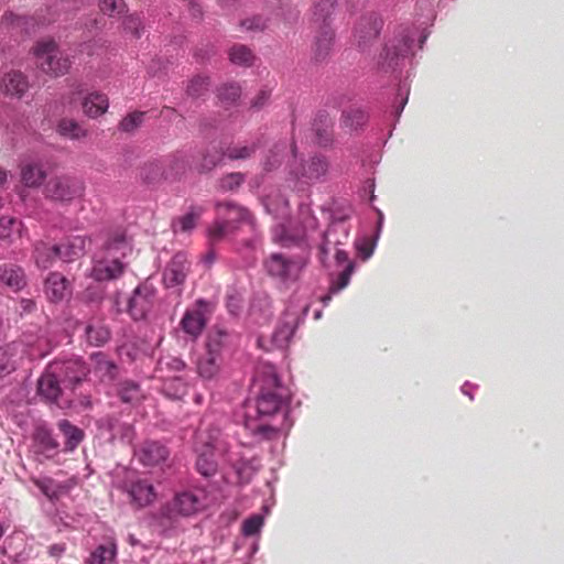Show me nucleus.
I'll return each instance as SVG.
<instances>
[{"label": "nucleus", "mask_w": 564, "mask_h": 564, "mask_svg": "<svg viewBox=\"0 0 564 564\" xmlns=\"http://www.w3.org/2000/svg\"><path fill=\"white\" fill-rule=\"evenodd\" d=\"M132 251V245L126 231L116 229L108 235L102 251L97 256L90 276L96 281L118 279L124 271L123 259Z\"/></svg>", "instance_id": "f257e3e1"}, {"label": "nucleus", "mask_w": 564, "mask_h": 564, "mask_svg": "<svg viewBox=\"0 0 564 564\" xmlns=\"http://www.w3.org/2000/svg\"><path fill=\"white\" fill-rule=\"evenodd\" d=\"M253 383L259 388L256 408L259 416L278 413L289 400V390L282 384L272 364L263 362L256 369Z\"/></svg>", "instance_id": "f03ea898"}, {"label": "nucleus", "mask_w": 564, "mask_h": 564, "mask_svg": "<svg viewBox=\"0 0 564 564\" xmlns=\"http://www.w3.org/2000/svg\"><path fill=\"white\" fill-rule=\"evenodd\" d=\"M220 494L214 488H196L177 495L162 510L163 519L175 522L178 517H191L218 501Z\"/></svg>", "instance_id": "7ed1b4c3"}, {"label": "nucleus", "mask_w": 564, "mask_h": 564, "mask_svg": "<svg viewBox=\"0 0 564 564\" xmlns=\"http://www.w3.org/2000/svg\"><path fill=\"white\" fill-rule=\"evenodd\" d=\"M37 66L46 74L62 76L68 72L72 65L69 55L61 52L55 41H39L33 48Z\"/></svg>", "instance_id": "20e7f679"}, {"label": "nucleus", "mask_w": 564, "mask_h": 564, "mask_svg": "<svg viewBox=\"0 0 564 564\" xmlns=\"http://www.w3.org/2000/svg\"><path fill=\"white\" fill-rule=\"evenodd\" d=\"M349 215L334 216L327 230L323 234V241L319 246V257L322 262H326L329 254L345 246L349 239L350 228L347 224Z\"/></svg>", "instance_id": "39448f33"}, {"label": "nucleus", "mask_w": 564, "mask_h": 564, "mask_svg": "<svg viewBox=\"0 0 564 564\" xmlns=\"http://www.w3.org/2000/svg\"><path fill=\"white\" fill-rule=\"evenodd\" d=\"M304 267L301 259L286 258L281 253H272L265 261L267 272L281 281L296 280Z\"/></svg>", "instance_id": "423d86ee"}, {"label": "nucleus", "mask_w": 564, "mask_h": 564, "mask_svg": "<svg viewBox=\"0 0 564 564\" xmlns=\"http://www.w3.org/2000/svg\"><path fill=\"white\" fill-rule=\"evenodd\" d=\"M84 192L83 182L68 176L51 178L44 188L45 196L59 202H69Z\"/></svg>", "instance_id": "0eeeda50"}, {"label": "nucleus", "mask_w": 564, "mask_h": 564, "mask_svg": "<svg viewBox=\"0 0 564 564\" xmlns=\"http://www.w3.org/2000/svg\"><path fill=\"white\" fill-rule=\"evenodd\" d=\"M213 448V437L205 436L202 431L198 432L195 441V452L197 453L196 468L204 477H210L217 471Z\"/></svg>", "instance_id": "6e6552de"}, {"label": "nucleus", "mask_w": 564, "mask_h": 564, "mask_svg": "<svg viewBox=\"0 0 564 564\" xmlns=\"http://www.w3.org/2000/svg\"><path fill=\"white\" fill-rule=\"evenodd\" d=\"M210 304L204 300H197L196 306L187 310L181 321V327L184 333L192 338H197L206 326Z\"/></svg>", "instance_id": "1a4fd4ad"}, {"label": "nucleus", "mask_w": 564, "mask_h": 564, "mask_svg": "<svg viewBox=\"0 0 564 564\" xmlns=\"http://www.w3.org/2000/svg\"><path fill=\"white\" fill-rule=\"evenodd\" d=\"M59 367V365H48L37 381V392L47 401L57 403L62 406L58 402L59 397L62 395L61 383H63L62 378L58 376Z\"/></svg>", "instance_id": "9d476101"}, {"label": "nucleus", "mask_w": 564, "mask_h": 564, "mask_svg": "<svg viewBox=\"0 0 564 564\" xmlns=\"http://www.w3.org/2000/svg\"><path fill=\"white\" fill-rule=\"evenodd\" d=\"M383 21L376 12L364 14L355 29V37L359 46H366L376 40L382 29Z\"/></svg>", "instance_id": "9b49d317"}, {"label": "nucleus", "mask_w": 564, "mask_h": 564, "mask_svg": "<svg viewBox=\"0 0 564 564\" xmlns=\"http://www.w3.org/2000/svg\"><path fill=\"white\" fill-rule=\"evenodd\" d=\"M328 162L323 156H313L307 162L301 163L299 166L291 167V174L296 180L313 182L326 175L328 171Z\"/></svg>", "instance_id": "f8f14e48"}, {"label": "nucleus", "mask_w": 564, "mask_h": 564, "mask_svg": "<svg viewBox=\"0 0 564 564\" xmlns=\"http://www.w3.org/2000/svg\"><path fill=\"white\" fill-rule=\"evenodd\" d=\"M302 228L293 231L290 227H282L281 235L274 238L283 246L297 243L308 237V232L317 228V219L310 213L305 212L301 215Z\"/></svg>", "instance_id": "ddd939ff"}, {"label": "nucleus", "mask_w": 564, "mask_h": 564, "mask_svg": "<svg viewBox=\"0 0 564 564\" xmlns=\"http://www.w3.org/2000/svg\"><path fill=\"white\" fill-rule=\"evenodd\" d=\"M153 295V289L148 285H140L133 291L129 300L128 311L134 319L145 317L152 307Z\"/></svg>", "instance_id": "4468645a"}, {"label": "nucleus", "mask_w": 564, "mask_h": 564, "mask_svg": "<svg viewBox=\"0 0 564 564\" xmlns=\"http://www.w3.org/2000/svg\"><path fill=\"white\" fill-rule=\"evenodd\" d=\"M189 263L184 253H176L166 265L163 273V281L167 288L181 285L187 275Z\"/></svg>", "instance_id": "2eb2a0df"}, {"label": "nucleus", "mask_w": 564, "mask_h": 564, "mask_svg": "<svg viewBox=\"0 0 564 564\" xmlns=\"http://www.w3.org/2000/svg\"><path fill=\"white\" fill-rule=\"evenodd\" d=\"M52 365H59V377L62 378L63 384L65 387L74 386L75 383L80 382L88 373V368L85 362L80 359H68V360H58L52 362Z\"/></svg>", "instance_id": "dca6fc26"}, {"label": "nucleus", "mask_w": 564, "mask_h": 564, "mask_svg": "<svg viewBox=\"0 0 564 564\" xmlns=\"http://www.w3.org/2000/svg\"><path fill=\"white\" fill-rule=\"evenodd\" d=\"M334 31L330 25L318 29L312 45V57L315 62H324L330 54L334 44Z\"/></svg>", "instance_id": "f3484780"}, {"label": "nucleus", "mask_w": 564, "mask_h": 564, "mask_svg": "<svg viewBox=\"0 0 564 564\" xmlns=\"http://www.w3.org/2000/svg\"><path fill=\"white\" fill-rule=\"evenodd\" d=\"M45 293L52 302H61L70 295V283L59 272H52L45 281Z\"/></svg>", "instance_id": "a211bd4d"}, {"label": "nucleus", "mask_w": 564, "mask_h": 564, "mask_svg": "<svg viewBox=\"0 0 564 564\" xmlns=\"http://www.w3.org/2000/svg\"><path fill=\"white\" fill-rule=\"evenodd\" d=\"M21 182L28 187H39L46 178V171L40 161L26 160L20 165Z\"/></svg>", "instance_id": "6ab92c4d"}, {"label": "nucleus", "mask_w": 564, "mask_h": 564, "mask_svg": "<svg viewBox=\"0 0 564 564\" xmlns=\"http://www.w3.org/2000/svg\"><path fill=\"white\" fill-rule=\"evenodd\" d=\"M87 238L72 236L57 246V256L64 262H73L85 253Z\"/></svg>", "instance_id": "aec40b11"}, {"label": "nucleus", "mask_w": 564, "mask_h": 564, "mask_svg": "<svg viewBox=\"0 0 564 564\" xmlns=\"http://www.w3.org/2000/svg\"><path fill=\"white\" fill-rule=\"evenodd\" d=\"M23 352V345L20 343H10L0 347V378L10 375L17 368L18 359Z\"/></svg>", "instance_id": "412c9836"}, {"label": "nucleus", "mask_w": 564, "mask_h": 564, "mask_svg": "<svg viewBox=\"0 0 564 564\" xmlns=\"http://www.w3.org/2000/svg\"><path fill=\"white\" fill-rule=\"evenodd\" d=\"M138 456L143 465L153 466L164 462L169 456V451L158 442L148 441L140 447Z\"/></svg>", "instance_id": "4be33fe9"}, {"label": "nucleus", "mask_w": 564, "mask_h": 564, "mask_svg": "<svg viewBox=\"0 0 564 564\" xmlns=\"http://www.w3.org/2000/svg\"><path fill=\"white\" fill-rule=\"evenodd\" d=\"M1 89L7 96L20 99L29 89L28 78L21 72H10L2 78Z\"/></svg>", "instance_id": "5701e85b"}, {"label": "nucleus", "mask_w": 564, "mask_h": 564, "mask_svg": "<svg viewBox=\"0 0 564 564\" xmlns=\"http://www.w3.org/2000/svg\"><path fill=\"white\" fill-rule=\"evenodd\" d=\"M82 107L87 117L95 119L108 110L109 99L106 94L93 91L84 97Z\"/></svg>", "instance_id": "b1692460"}, {"label": "nucleus", "mask_w": 564, "mask_h": 564, "mask_svg": "<svg viewBox=\"0 0 564 564\" xmlns=\"http://www.w3.org/2000/svg\"><path fill=\"white\" fill-rule=\"evenodd\" d=\"M34 447L37 453L50 456L58 447L52 431L45 424H37L33 433Z\"/></svg>", "instance_id": "393cba45"}, {"label": "nucleus", "mask_w": 564, "mask_h": 564, "mask_svg": "<svg viewBox=\"0 0 564 564\" xmlns=\"http://www.w3.org/2000/svg\"><path fill=\"white\" fill-rule=\"evenodd\" d=\"M0 282L13 291H20L26 285L24 271L15 264H3L0 267Z\"/></svg>", "instance_id": "a878e982"}, {"label": "nucleus", "mask_w": 564, "mask_h": 564, "mask_svg": "<svg viewBox=\"0 0 564 564\" xmlns=\"http://www.w3.org/2000/svg\"><path fill=\"white\" fill-rule=\"evenodd\" d=\"M204 214V208L200 206H191L189 209L182 216H178L172 221V229L175 234H188L197 225Z\"/></svg>", "instance_id": "bb28decb"}, {"label": "nucleus", "mask_w": 564, "mask_h": 564, "mask_svg": "<svg viewBox=\"0 0 564 564\" xmlns=\"http://www.w3.org/2000/svg\"><path fill=\"white\" fill-rule=\"evenodd\" d=\"M58 258L57 246H50L45 241H37L34 245L33 259L40 269H48L53 265L54 260Z\"/></svg>", "instance_id": "cd10ccee"}, {"label": "nucleus", "mask_w": 564, "mask_h": 564, "mask_svg": "<svg viewBox=\"0 0 564 564\" xmlns=\"http://www.w3.org/2000/svg\"><path fill=\"white\" fill-rule=\"evenodd\" d=\"M128 494L139 507L151 503L155 497L153 487L145 480H138L131 484Z\"/></svg>", "instance_id": "c85d7f7f"}, {"label": "nucleus", "mask_w": 564, "mask_h": 564, "mask_svg": "<svg viewBox=\"0 0 564 564\" xmlns=\"http://www.w3.org/2000/svg\"><path fill=\"white\" fill-rule=\"evenodd\" d=\"M167 180L175 178L184 173L187 167V159L183 152H175L162 158Z\"/></svg>", "instance_id": "c756f323"}, {"label": "nucleus", "mask_w": 564, "mask_h": 564, "mask_svg": "<svg viewBox=\"0 0 564 564\" xmlns=\"http://www.w3.org/2000/svg\"><path fill=\"white\" fill-rule=\"evenodd\" d=\"M336 7V0H319L313 8V23L318 28L329 25V19Z\"/></svg>", "instance_id": "7c9ffc66"}, {"label": "nucleus", "mask_w": 564, "mask_h": 564, "mask_svg": "<svg viewBox=\"0 0 564 564\" xmlns=\"http://www.w3.org/2000/svg\"><path fill=\"white\" fill-rule=\"evenodd\" d=\"M140 177L149 184L167 180L162 159L147 162L141 167Z\"/></svg>", "instance_id": "2f4dec72"}, {"label": "nucleus", "mask_w": 564, "mask_h": 564, "mask_svg": "<svg viewBox=\"0 0 564 564\" xmlns=\"http://www.w3.org/2000/svg\"><path fill=\"white\" fill-rule=\"evenodd\" d=\"M57 427L66 438L65 447L68 451L75 449L84 438V432L67 420H61Z\"/></svg>", "instance_id": "473e14b6"}, {"label": "nucleus", "mask_w": 564, "mask_h": 564, "mask_svg": "<svg viewBox=\"0 0 564 564\" xmlns=\"http://www.w3.org/2000/svg\"><path fill=\"white\" fill-rule=\"evenodd\" d=\"M56 130L59 135L70 140H82L88 134L77 121L66 118L58 121Z\"/></svg>", "instance_id": "72a5a7b5"}, {"label": "nucleus", "mask_w": 564, "mask_h": 564, "mask_svg": "<svg viewBox=\"0 0 564 564\" xmlns=\"http://www.w3.org/2000/svg\"><path fill=\"white\" fill-rule=\"evenodd\" d=\"M260 75L265 76V83L259 87V89L257 90L254 97L251 99L250 105H249L250 108H253L257 110L261 109L264 105L268 104L271 93H272V89H273V80L268 79V77L270 76V72L261 70Z\"/></svg>", "instance_id": "f704fd0d"}, {"label": "nucleus", "mask_w": 564, "mask_h": 564, "mask_svg": "<svg viewBox=\"0 0 564 564\" xmlns=\"http://www.w3.org/2000/svg\"><path fill=\"white\" fill-rule=\"evenodd\" d=\"M367 113L361 109H349L341 115V126L348 130H357L366 124Z\"/></svg>", "instance_id": "c9c22d12"}, {"label": "nucleus", "mask_w": 564, "mask_h": 564, "mask_svg": "<svg viewBox=\"0 0 564 564\" xmlns=\"http://www.w3.org/2000/svg\"><path fill=\"white\" fill-rule=\"evenodd\" d=\"M264 207L274 217H285L289 214V202L280 194L267 196Z\"/></svg>", "instance_id": "e433bc0d"}, {"label": "nucleus", "mask_w": 564, "mask_h": 564, "mask_svg": "<svg viewBox=\"0 0 564 564\" xmlns=\"http://www.w3.org/2000/svg\"><path fill=\"white\" fill-rule=\"evenodd\" d=\"M116 545L109 543L108 545H99L91 552L88 564H111L116 557Z\"/></svg>", "instance_id": "4c0bfd02"}, {"label": "nucleus", "mask_w": 564, "mask_h": 564, "mask_svg": "<svg viewBox=\"0 0 564 564\" xmlns=\"http://www.w3.org/2000/svg\"><path fill=\"white\" fill-rule=\"evenodd\" d=\"M86 338L94 346H101L108 341L110 333L102 324H89L86 327Z\"/></svg>", "instance_id": "58836bf2"}, {"label": "nucleus", "mask_w": 564, "mask_h": 564, "mask_svg": "<svg viewBox=\"0 0 564 564\" xmlns=\"http://www.w3.org/2000/svg\"><path fill=\"white\" fill-rule=\"evenodd\" d=\"M34 484L50 499L58 498L65 490L63 485L48 477L35 479Z\"/></svg>", "instance_id": "ea45409f"}, {"label": "nucleus", "mask_w": 564, "mask_h": 564, "mask_svg": "<svg viewBox=\"0 0 564 564\" xmlns=\"http://www.w3.org/2000/svg\"><path fill=\"white\" fill-rule=\"evenodd\" d=\"M238 226L231 225L229 220L215 221L208 229V237L213 242H216L234 234Z\"/></svg>", "instance_id": "a19ab883"}, {"label": "nucleus", "mask_w": 564, "mask_h": 564, "mask_svg": "<svg viewBox=\"0 0 564 564\" xmlns=\"http://www.w3.org/2000/svg\"><path fill=\"white\" fill-rule=\"evenodd\" d=\"M218 359L216 356L205 355L197 362V371L200 377L212 379L219 369Z\"/></svg>", "instance_id": "79ce46f5"}, {"label": "nucleus", "mask_w": 564, "mask_h": 564, "mask_svg": "<svg viewBox=\"0 0 564 564\" xmlns=\"http://www.w3.org/2000/svg\"><path fill=\"white\" fill-rule=\"evenodd\" d=\"M216 208L220 210L221 208H225L227 210V214L225 215L227 217L226 220L231 221V225H237L239 223H242L246 218V212L242 207L236 206L232 203H217Z\"/></svg>", "instance_id": "37998d69"}, {"label": "nucleus", "mask_w": 564, "mask_h": 564, "mask_svg": "<svg viewBox=\"0 0 564 564\" xmlns=\"http://www.w3.org/2000/svg\"><path fill=\"white\" fill-rule=\"evenodd\" d=\"M286 153V143L282 142L279 144H275L272 149L269 151V155L265 159L264 167L265 170H272L276 166H279Z\"/></svg>", "instance_id": "c03bdc74"}, {"label": "nucleus", "mask_w": 564, "mask_h": 564, "mask_svg": "<svg viewBox=\"0 0 564 564\" xmlns=\"http://www.w3.org/2000/svg\"><path fill=\"white\" fill-rule=\"evenodd\" d=\"M245 183L243 173H229L219 180L218 186L223 192H232Z\"/></svg>", "instance_id": "a18cd8bd"}, {"label": "nucleus", "mask_w": 564, "mask_h": 564, "mask_svg": "<svg viewBox=\"0 0 564 564\" xmlns=\"http://www.w3.org/2000/svg\"><path fill=\"white\" fill-rule=\"evenodd\" d=\"M123 30L132 36L139 39L142 35L144 25L139 14H129L123 19Z\"/></svg>", "instance_id": "49530a36"}, {"label": "nucleus", "mask_w": 564, "mask_h": 564, "mask_svg": "<svg viewBox=\"0 0 564 564\" xmlns=\"http://www.w3.org/2000/svg\"><path fill=\"white\" fill-rule=\"evenodd\" d=\"M100 10L110 17L120 15L127 9L123 0H99Z\"/></svg>", "instance_id": "de8ad7c7"}, {"label": "nucleus", "mask_w": 564, "mask_h": 564, "mask_svg": "<svg viewBox=\"0 0 564 564\" xmlns=\"http://www.w3.org/2000/svg\"><path fill=\"white\" fill-rule=\"evenodd\" d=\"M119 395L123 402H132L139 399V386L132 381H124L119 389Z\"/></svg>", "instance_id": "09e8293b"}, {"label": "nucleus", "mask_w": 564, "mask_h": 564, "mask_svg": "<svg viewBox=\"0 0 564 564\" xmlns=\"http://www.w3.org/2000/svg\"><path fill=\"white\" fill-rule=\"evenodd\" d=\"M144 112L135 111L126 116L120 122V130L132 132L143 122Z\"/></svg>", "instance_id": "8fccbe9b"}, {"label": "nucleus", "mask_w": 564, "mask_h": 564, "mask_svg": "<svg viewBox=\"0 0 564 564\" xmlns=\"http://www.w3.org/2000/svg\"><path fill=\"white\" fill-rule=\"evenodd\" d=\"M224 160L223 152L212 149L208 150L204 155L203 161L200 163V171L206 172L213 170L217 164H219Z\"/></svg>", "instance_id": "3c124183"}, {"label": "nucleus", "mask_w": 564, "mask_h": 564, "mask_svg": "<svg viewBox=\"0 0 564 564\" xmlns=\"http://www.w3.org/2000/svg\"><path fill=\"white\" fill-rule=\"evenodd\" d=\"M294 329L289 324H283L273 334L272 338L276 346L284 347L290 341Z\"/></svg>", "instance_id": "603ef678"}, {"label": "nucleus", "mask_w": 564, "mask_h": 564, "mask_svg": "<svg viewBox=\"0 0 564 564\" xmlns=\"http://www.w3.org/2000/svg\"><path fill=\"white\" fill-rule=\"evenodd\" d=\"M252 435L254 437H259L260 440L272 441L279 438L280 431L279 429L273 427L271 425L261 424L254 427Z\"/></svg>", "instance_id": "864d4df0"}, {"label": "nucleus", "mask_w": 564, "mask_h": 564, "mask_svg": "<svg viewBox=\"0 0 564 564\" xmlns=\"http://www.w3.org/2000/svg\"><path fill=\"white\" fill-rule=\"evenodd\" d=\"M20 223L13 217H1L0 218V238H10L13 231H18Z\"/></svg>", "instance_id": "5fc2aeb1"}, {"label": "nucleus", "mask_w": 564, "mask_h": 564, "mask_svg": "<svg viewBox=\"0 0 564 564\" xmlns=\"http://www.w3.org/2000/svg\"><path fill=\"white\" fill-rule=\"evenodd\" d=\"M352 269H354L352 263H348L345 267V269L337 276L336 282L330 286L332 292H338L348 285Z\"/></svg>", "instance_id": "6e6d98bb"}, {"label": "nucleus", "mask_w": 564, "mask_h": 564, "mask_svg": "<svg viewBox=\"0 0 564 564\" xmlns=\"http://www.w3.org/2000/svg\"><path fill=\"white\" fill-rule=\"evenodd\" d=\"M207 86H208L207 78L196 77L187 86V94L193 97H198V96L203 95V93L207 88Z\"/></svg>", "instance_id": "4d7b16f0"}, {"label": "nucleus", "mask_w": 564, "mask_h": 564, "mask_svg": "<svg viewBox=\"0 0 564 564\" xmlns=\"http://www.w3.org/2000/svg\"><path fill=\"white\" fill-rule=\"evenodd\" d=\"M240 93H241V89L239 86H237L235 84H228V85H224L219 89V97L224 100L235 101L237 98H239Z\"/></svg>", "instance_id": "13d9d810"}, {"label": "nucleus", "mask_w": 564, "mask_h": 564, "mask_svg": "<svg viewBox=\"0 0 564 564\" xmlns=\"http://www.w3.org/2000/svg\"><path fill=\"white\" fill-rule=\"evenodd\" d=\"M232 64L243 66L247 63V48L245 45L234 46L229 53Z\"/></svg>", "instance_id": "bf43d9fd"}, {"label": "nucleus", "mask_w": 564, "mask_h": 564, "mask_svg": "<svg viewBox=\"0 0 564 564\" xmlns=\"http://www.w3.org/2000/svg\"><path fill=\"white\" fill-rule=\"evenodd\" d=\"M207 355L216 356L219 358L221 351V336L218 334L215 337H209L206 344Z\"/></svg>", "instance_id": "052dcab7"}, {"label": "nucleus", "mask_w": 564, "mask_h": 564, "mask_svg": "<svg viewBox=\"0 0 564 564\" xmlns=\"http://www.w3.org/2000/svg\"><path fill=\"white\" fill-rule=\"evenodd\" d=\"M224 159L228 158L229 160L243 159L247 155V149L242 148H227L226 151L223 152Z\"/></svg>", "instance_id": "680f3d73"}, {"label": "nucleus", "mask_w": 564, "mask_h": 564, "mask_svg": "<svg viewBox=\"0 0 564 564\" xmlns=\"http://www.w3.org/2000/svg\"><path fill=\"white\" fill-rule=\"evenodd\" d=\"M263 525V516L253 514L249 517V536L258 533L260 528Z\"/></svg>", "instance_id": "e2e57ef3"}, {"label": "nucleus", "mask_w": 564, "mask_h": 564, "mask_svg": "<svg viewBox=\"0 0 564 564\" xmlns=\"http://www.w3.org/2000/svg\"><path fill=\"white\" fill-rule=\"evenodd\" d=\"M188 11L193 19L200 20L203 18V8L195 0H188Z\"/></svg>", "instance_id": "0e129e2a"}, {"label": "nucleus", "mask_w": 564, "mask_h": 564, "mask_svg": "<svg viewBox=\"0 0 564 564\" xmlns=\"http://www.w3.org/2000/svg\"><path fill=\"white\" fill-rule=\"evenodd\" d=\"M267 26V21L262 17H253L249 20V30L262 31Z\"/></svg>", "instance_id": "69168bd1"}, {"label": "nucleus", "mask_w": 564, "mask_h": 564, "mask_svg": "<svg viewBox=\"0 0 564 564\" xmlns=\"http://www.w3.org/2000/svg\"><path fill=\"white\" fill-rule=\"evenodd\" d=\"M333 252H334V257H335L336 261L339 264L346 263V265H347L348 263H350L348 260V253L345 250H343L341 248L334 250Z\"/></svg>", "instance_id": "338daca9"}, {"label": "nucleus", "mask_w": 564, "mask_h": 564, "mask_svg": "<svg viewBox=\"0 0 564 564\" xmlns=\"http://www.w3.org/2000/svg\"><path fill=\"white\" fill-rule=\"evenodd\" d=\"M317 133V141L321 145H326L330 141V135L327 132V130H324L323 132L319 129H316Z\"/></svg>", "instance_id": "774afa93"}]
</instances>
